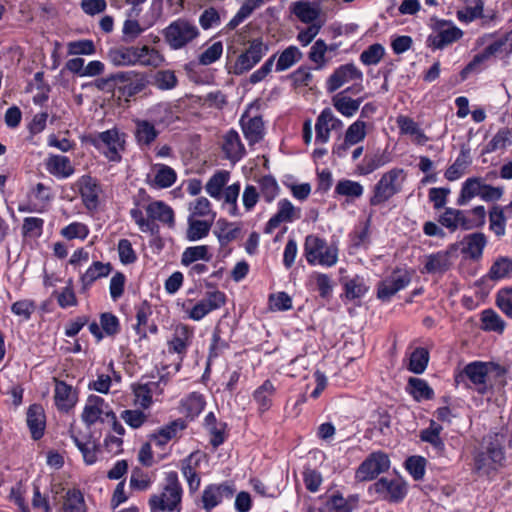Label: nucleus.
<instances>
[{"instance_id":"obj_60","label":"nucleus","mask_w":512,"mask_h":512,"mask_svg":"<svg viewBox=\"0 0 512 512\" xmlns=\"http://www.w3.org/2000/svg\"><path fill=\"white\" fill-rule=\"evenodd\" d=\"M260 194L267 203L272 202L279 192L276 179L271 175H265L259 179Z\"/></svg>"},{"instance_id":"obj_16","label":"nucleus","mask_w":512,"mask_h":512,"mask_svg":"<svg viewBox=\"0 0 512 512\" xmlns=\"http://www.w3.org/2000/svg\"><path fill=\"white\" fill-rule=\"evenodd\" d=\"M411 282L408 272H394L391 276L379 282L377 297L382 301H389L397 292L404 289Z\"/></svg>"},{"instance_id":"obj_48","label":"nucleus","mask_w":512,"mask_h":512,"mask_svg":"<svg viewBox=\"0 0 512 512\" xmlns=\"http://www.w3.org/2000/svg\"><path fill=\"white\" fill-rule=\"evenodd\" d=\"M230 177V173L226 170H219L215 174H213L208 182L206 183L205 189L206 192L217 200H220L222 197V190L224 186L227 184Z\"/></svg>"},{"instance_id":"obj_20","label":"nucleus","mask_w":512,"mask_h":512,"mask_svg":"<svg viewBox=\"0 0 512 512\" xmlns=\"http://www.w3.org/2000/svg\"><path fill=\"white\" fill-rule=\"evenodd\" d=\"M26 423L33 440H40L44 436L46 416L42 405L32 404L28 407L26 412Z\"/></svg>"},{"instance_id":"obj_4","label":"nucleus","mask_w":512,"mask_h":512,"mask_svg":"<svg viewBox=\"0 0 512 512\" xmlns=\"http://www.w3.org/2000/svg\"><path fill=\"white\" fill-rule=\"evenodd\" d=\"M404 178V170L400 168H393L385 172L374 185L369 204L379 206L389 201L402 190Z\"/></svg>"},{"instance_id":"obj_50","label":"nucleus","mask_w":512,"mask_h":512,"mask_svg":"<svg viewBox=\"0 0 512 512\" xmlns=\"http://www.w3.org/2000/svg\"><path fill=\"white\" fill-rule=\"evenodd\" d=\"M368 291V286L362 277L356 275L344 283V296L353 301L362 298Z\"/></svg>"},{"instance_id":"obj_56","label":"nucleus","mask_w":512,"mask_h":512,"mask_svg":"<svg viewBox=\"0 0 512 512\" xmlns=\"http://www.w3.org/2000/svg\"><path fill=\"white\" fill-rule=\"evenodd\" d=\"M327 51L328 45L323 39H317L311 46L308 58L311 62L316 64L315 68L317 70H321L326 66L327 59L325 58V54Z\"/></svg>"},{"instance_id":"obj_11","label":"nucleus","mask_w":512,"mask_h":512,"mask_svg":"<svg viewBox=\"0 0 512 512\" xmlns=\"http://www.w3.org/2000/svg\"><path fill=\"white\" fill-rule=\"evenodd\" d=\"M459 249L458 243L450 244L446 250L432 253L426 257L425 272L429 274H444L452 266V258Z\"/></svg>"},{"instance_id":"obj_43","label":"nucleus","mask_w":512,"mask_h":512,"mask_svg":"<svg viewBox=\"0 0 512 512\" xmlns=\"http://www.w3.org/2000/svg\"><path fill=\"white\" fill-rule=\"evenodd\" d=\"M212 223L211 220H198L189 216L186 239L194 242L205 238L211 230Z\"/></svg>"},{"instance_id":"obj_12","label":"nucleus","mask_w":512,"mask_h":512,"mask_svg":"<svg viewBox=\"0 0 512 512\" xmlns=\"http://www.w3.org/2000/svg\"><path fill=\"white\" fill-rule=\"evenodd\" d=\"M363 73L354 63H347L337 67L326 80V90L333 93L351 80H362Z\"/></svg>"},{"instance_id":"obj_47","label":"nucleus","mask_w":512,"mask_h":512,"mask_svg":"<svg viewBox=\"0 0 512 512\" xmlns=\"http://www.w3.org/2000/svg\"><path fill=\"white\" fill-rule=\"evenodd\" d=\"M302 57L303 53L301 50L297 46L290 45L280 53L275 65V70L277 72L288 70L299 62Z\"/></svg>"},{"instance_id":"obj_59","label":"nucleus","mask_w":512,"mask_h":512,"mask_svg":"<svg viewBox=\"0 0 512 512\" xmlns=\"http://www.w3.org/2000/svg\"><path fill=\"white\" fill-rule=\"evenodd\" d=\"M387 163L384 155L375 154L373 156H365L362 163L357 166L359 175H369Z\"/></svg>"},{"instance_id":"obj_39","label":"nucleus","mask_w":512,"mask_h":512,"mask_svg":"<svg viewBox=\"0 0 512 512\" xmlns=\"http://www.w3.org/2000/svg\"><path fill=\"white\" fill-rule=\"evenodd\" d=\"M205 397L199 392H192L181 400L182 412L187 418L195 419L204 410Z\"/></svg>"},{"instance_id":"obj_17","label":"nucleus","mask_w":512,"mask_h":512,"mask_svg":"<svg viewBox=\"0 0 512 512\" xmlns=\"http://www.w3.org/2000/svg\"><path fill=\"white\" fill-rule=\"evenodd\" d=\"M278 210L266 223L264 227L265 234H271L283 222H292L300 218L301 210L295 208L288 199H281L278 204Z\"/></svg>"},{"instance_id":"obj_54","label":"nucleus","mask_w":512,"mask_h":512,"mask_svg":"<svg viewBox=\"0 0 512 512\" xmlns=\"http://www.w3.org/2000/svg\"><path fill=\"white\" fill-rule=\"evenodd\" d=\"M486 210L484 206H476L472 210L464 211L463 230L482 227L485 224Z\"/></svg>"},{"instance_id":"obj_33","label":"nucleus","mask_w":512,"mask_h":512,"mask_svg":"<svg viewBox=\"0 0 512 512\" xmlns=\"http://www.w3.org/2000/svg\"><path fill=\"white\" fill-rule=\"evenodd\" d=\"M406 391L416 402L432 400L435 397L433 388L422 378L410 377L407 382Z\"/></svg>"},{"instance_id":"obj_29","label":"nucleus","mask_w":512,"mask_h":512,"mask_svg":"<svg viewBox=\"0 0 512 512\" xmlns=\"http://www.w3.org/2000/svg\"><path fill=\"white\" fill-rule=\"evenodd\" d=\"M244 137L249 145L260 142L264 137V122L261 116H255L245 120V115L240 120Z\"/></svg>"},{"instance_id":"obj_34","label":"nucleus","mask_w":512,"mask_h":512,"mask_svg":"<svg viewBox=\"0 0 512 512\" xmlns=\"http://www.w3.org/2000/svg\"><path fill=\"white\" fill-rule=\"evenodd\" d=\"M156 173L153 179H147V183L154 188H169L177 180V174L173 168L165 164H155Z\"/></svg>"},{"instance_id":"obj_10","label":"nucleus","mask_w":512,"mask_h":512,"mask_svg":"<svg viewBox=\"0 0 512 512\" xmlns=\"http://www.w3.org/2000/svg\"><path fill=\"white\" fill-rule=\"evenodd\" d=\"M390 467V460L383 452L371 453L359 466L356 477L359 480H374Z\"/></svg>"},{"instance_id":"obj_37","label":"nucleus","mask_w":512,"mask_h":512,"mask_svg":"<svg viewBox=\"0 0 512 512\" xmlns=\"http://www.w3.org/2000/svg\"><path fill=\"white\" fill-rule=\"evenodd\" d=\"M364 187L360 182L350 179H340L334 189L335 196L346 197L347 202H353L362 197Z\"/></svg>"},{"instance_id":"obj_2","label":"nucleus","mask_w":512,"mask_h":512,"mask_svg":"<svg viewBox=\"0 0 512 512\" xmlns=\"http://www.w3.org/2000/svg\"><path fill=\"white\" fill-rule=\"evenodd\" d=\"M162 35L171 50H180L197 39L200 31L194 22L178 18L162 30Z\"/></svg>"},{"instance_id":"obj_3","label":"nucleus","mask_w":512,"mask_h":512,"mask_svg":"<svg viewBox=\"0 0 512 512\" xmlns=\"http://www.w3.org/2000/svg\"><path fill=\"white\" fill-rule=\"evenodd\" d=\"M512 32L497 38L489 44L481 53L476 54L473 59L462 69L460 75L465 80L472 72H478L482 69V65L491 56L505 59L512 52V40L509 38Z\"/></svg>"},{"instance_id":"obj_58","label":"nucleus","mask_w":512,"mask_h":512,"mask_svg":"<svg viewBox=\"0 0 512 512\" xmlns=\"http://www.w3.org/2000/svg\"><path fill=\"white\" fill-rule=\"evenodd\" d=\"M146 86V81L143 75L136 73L135 77H133L129 82L125 85L118 86L119 93L126 97L128 101L129 98L135 96L140 93Z\"/></svg>"},{"instance_id":"obj_14","label":"nucleus","mask_w":512,"mask_h":512,"mask_svg":"<svg viewBox=\"0 0 512 512\" xmlns=\"http://www.w3.org/2000/svg\"><path fill=\"white\" fill-rule=\"evenodd\" d=\"M358 502L357 494L344 497L340 491H334L324 498V505L319 507L318 512H352L357 508Z\"/></svg>"},{"instance_id":"obj_5","label":"nucleus","mask_w":512,"mask_h":512,"mask_svg":"<svg viewBox=\"0 0 512 512\" xmlns=\"http://www.w3.org/2000/svg\"><path fill=\"white\" fill-rule=\"evenodd\" d=\"M125 136V133L119 132L117 128H112L90 135L88 141L97 150L102 151L109 161L120 162L122 158L120 152L124 150Z\"/></svg>"},{"instance_id":"obj_64","label":"nucleus","mask_w":512,"mask_h":512,"mask_svg":"<svg viewBox=\"0 0 512 512\" xmlns=\"http://www.w3.org/2000/svg\"><path fill=\"white\" fill-rule=\"evenodd\" d=\"M64 512H85L86 505L84 497L79 490L68 491L67 497L63 504Z\"/></svg>"},{"instance_id":"obj_35","label":"nucleus","mask_w":512,"mask_h":512,"mask_svg":"<svg viewBox=\"0 0 512 512\" xmlns=\"http://www.w3.org/2000/svg\"><path fill=\"white\" fill-rule=\"evenodd\" d=\"M113 270L111 263L95 261L80 277L82 290H87L97 279L108 276Z\"/></svg>"},{"instance_id":"obj_19","label":"nucleus","mask_w":512,"mask_h":512,"mask_svg":"<svg viewBox=\"0 0 512 512\" xmlns=\"http://www.w3.org/2000/svg\"><path fill=\"white\" fill-rule=\"evenodd\" d=\"M78 185L84 206L88 210L96 209L99 205V194L101 192L98 181L89 175H84L78 180Z\"/></svg>"},{"instance_id":"obj_23","label":"nucleus","mask_w":512,"mask_h":512,"mask_svg":"<svg viewBox=\"0 0 512 512\" xmlns=\"http://www.w3.org/2000/svg\"><path fill=\"white\" fill-rule=\"evenodd\" d=\"M222 150L226 158L232 162L241 160L246 154L240 135L235 129L228 130L224 135Z\"/></svg>"},{"instance_id":"obj_62","label":"nucleus","mask_w":512,"mask_h":512,"mask_svg":"<svg viewBox=\"0 0 512 512\" xmlns=\"http://www.w3.org/2000/svg\"><path fill=\"white\" fill-rule=\"evenodd\" d=\"M385 55V48L380 43L370 45L360 54V61L367 66L378 64Z\"/></svg>"},{"instance_id":"obj_55","label":"nucleus","mask_w":512,"mask_h":512,"mask_svg":"<svg viewBox=\"0 0 512 512\" xmlns=\"http://www.w3.org/2000/svg\"><path fill=\"white\" fill-rule=\"evenodd\" d=\"M429 362V352L423 347L416 348L410 356L408 369L415 374H422Z\"/></svg>"},{"instance_id":"obj_21","label":"nucleus","mask_w":512,"mask_h":512,"mask_svg":"<svg viewBox=\"0 0 512 512\" xmlns=\"http://www.w3.org/2000/svg\"><path fill=\"white\" fill-rule=\"evenodd\" d=\"M504 452L502 447L497 443H490L486 451L477 454L475 465L477 470L496 469L497 465H501L504 460Z\"/></svg>"},{"instance_id":"obj_52","label":"nucleus","mask_w":512,"mask_h":512,"mask_svg":"<svg viewBox=\"0 0 512 512\" xmlns=\"http://www.w3.org/2000/svg\"><path fill=\"white\" fill-rule=\"evenodd\" d=\"M481 328L484 331L502 333L505 328V322L494 310L486 309L481 313Z\"/></svg>"},{"instance_id":"obj_31","label":"nucleus","mask_w":512,"mask_h":512,"mask_svg":"<svg viewBox=\"0 0 512 512\" xmlns=\"http://www.w3.org/2000/svg\"><path fill=\"white\" fill-rule=\"evenodd\" d=\"M159 131L155 125L148 120H135V139L137 144L143 148H149L157 139Z\"/></svg>"},{"instance_id":"obj_53","label":"nucleus","mask_w":512,"mask_h":512,"mask_svg":"<svg viewBox=\"0 0 512 512\" xmlns=\"http://www.w3.org/2000/svg\"><path fill=\"white\" fill-rule=\"evenodd\" d=\"M232 223L228 222L226 219H219L216 222V227L214 229V234L218 238V241L221 246L228 244L229 242L236 239L239 229L231 228Z\"/></svg>"},{"instance_id":"obj_44","label":"nucleus","mask_w":512,"mask_h":512,"mask_svg":"<svg viewBox=\"0 0 512 512\" xmlns=\"http://www.w3.org/2000/svg\"><path fill=\"white\" fill-rule=\"evenodd\" d=\"M211 259L212 254L209 252L207 245L190 246L181 255V265L189 267L199 260L208 262Z\"/></svg>"},{"instance_id":"obj_25","label":"nucleus","mask_w":512,"mask_h":512,"mask_svg":"<svg viewBox=\"0 0 512 512\" xmlns=\"http://www.w3.org/2000/svg\"><path fill=\"white\" fill-rule=\"evenodd\" d=\"M144 208L148 216V220H151L152 223H155V221H159L160 223L165 224L169 227L174 226V211L165 202L152 201Z\"/></svg>"},{"instance_id":"obj_30","label":"nucleus","mask_w":512,"mask_h":512,"mask_svg":"<svg viewBox=\"0 0 512 512\" xmlns=\"http://www.w3.org/2000/svg\"><path fill=\"white\" fill-rule=\"evenodd\" d=\"M232 494L233 489L228 485L210 484L206 487V489L203 492V507L207 511H210L212 508L216 507L219 503H221L223 496L229 497Z\"/></svg>"},{"instance_id":"obj_51","label":"nucleus","mask_w":512,"mask_h":512,"mask_svg":"<svg viewBox=\"0 0 512 512\" xmlns=\"http://www.w3.org/2000/svg\"><path fill=\"white\" fill-rule=\"evenodd\" d=\"M151 315V305L147 301H143L141 304L136 306L137 323L134 326V330L141 339L147 337V330L145 327L148 325V319Z\"/></svg>"},{"instance_id":"obj_42","label":"nucleus","mask_w":512,"mask_h":512,"mask_svg":"<svg viewBox=\"0 0 512 512\" xmlns=\"http://www.w3.org/2000/svg\"><path fill=\"white\" fill-rule=\"evenodd\" d=\"M48 171L58 178H68L74 173V167L67 156L55 155L47 162Z\"/></svg>"},{"instance_id":"obj_61","label":"nucleus","mask_w":512,"mask_h":512,"mask_svg":"<svg viewBox=\"0 0 512 512\" xmlns=\"http://www.w3.org/2000/svg\"><path fill=\"white\" fill-rule=\"evenodd\" d=\"M139 49H143L144 51H138L139 60L138 63L143 66H151V67H159L164 62V57L161 53L155 49L150 48L149 46L139 47Z\"/></svg>"},{"instance_id":"obj_22","label":"nucleus","mask_w":512,"mask_h":512,"mask_svg":"<svg viewBox=\"0 0 512 512\" xmlns=\"http://www.w3.org/2000/svg\"><path fill=\"white\" fill-rule=\"evenodd\" d=\"M112 411L109 409L108 404L105 403L104 399L100 396L90 395L87 399V403L82 412V420L88 426L95 424L98 420L104 421L102 415L105 416V412Z\"/></svg>"},{"instance_id":"obj_26","label":"nucleus","mask_w":512,"mask_h":512,"mask_svg":"<svg viewBox=\"0 0 512 512\" xmlns=\"http://www.w3.org/2000/svg\"><path fill=\"white\" fill-rule=\"evenodd\" d=\"M460 244L462 254L472 260H478L482 257L487 239L483 233L477 232L466 235Z\"/></svg>"},{"instance_id":"obj_24","label":"nucleus","mask_w":512,"mask_h":512,"mask_svg":"<svg viewBox=\"0 0 512 512\" xmlns=\"http://www.w3.org/2000/svg\"><path fill=\"white\" fill-rule=\"evenodd\" d=\"M290 11L304 24H316L315 21L321 14L319 4L309 0H298L291 4Z\"/></svg>"},{"instance_id":"obj_57","label":"nucleus","mask_w":512,"mask_h":512,"mask_svg":"<svg viewBox=\"0 0 512 512\" xmlns=\"http://www.w3.org/2000/svg\"><path fill=\"white\" fill-rule=\"evenodd\" d=\"M155 385L153 382L133 385V393L135 396V404L142 408H148L152 403V387Z\"/></svg>"},{"instance_id":"obj_28","label":"nucleus","mask_w":512,"mask_h":512,"mask_svg":"<svg viewBox=\"0 0 512 512\" xmlns=\"http://www.w3.org/2000/svg\"><path fill=\"white\" fill-rule=\"evenodd\" d=\"M204 428L210 434V444L217 448L222 445L227 438V424L218 421L213 412H209L204 418Z\"/></svg>"},{"instance_id":"obj_27","label":"nucleus","mask_w":512,"mask_h":512,"mask_svg":"<svg viewBox=\"0 0 512 512\" xmlns=\"http://www.w3.org/2000/svg\"><path fill=\"white\" fill-rule=\"evenodd\" d=\"M275 394L276 387L269 379L254 390L252 398L257 404V410L260 414L267 412L272 407Z\"/></svg>"},{"instance_id":"obj_41","label":"nucleus","mask_w":512,"mask_h":512,"mask_svg":"<svg viewBox=\"0 0 512 512\" xmlns=\"http://www.w3.org/2000/svg\"><path fill=\"white\" fill-rule=\"evenodd\" d=\"M470 149L462 147L461 151L452 165L445 171V178L448 181H455L459 179L465 172V169L470 165Z\"/></svg>"},{"instance_id":"obj_49","label":"nucleus","mask_w":512,"mask_h":512,"mask_svg":"<svg viewBox=\"0 0 512 512\" xmlns=\"http://www.w3.org/2000/svg\"><path fill=\"white\" fill-rule=\"evenodd\" d=\"M263 4L264 0H246L233 18L228 22L227 28L229 30H234L245 19H247L255 9L259 8Z\"/></svg>"},{"instance_id":"obj_38","label":"nucleus","mask_w":512,"mask_h":512,"mask_svg":"<svg viewBox=\"0 0 512 512\" xmlns=\"http://www.w3.org/2000/svg\"><path fill=\"white\" fill-rule=\"evenodd\" d=\"M483 180L484 179L481 177L467 178L462 183V187L457 198L456 204L458 206H463L468 204L476 196L480 197Z\"/></svg>"},{"instance_id":"obj_7","label":"nucleus","mask_w":512,"mask_h":512,"mask_svg":"<svg viewBox=\"0 0 512 512\" xmlns=\"http://www.w3.org/2000/svg\"><path fill=\"white\" fill-rule=\"evenodd\" d=\"M179 482H168L158 494L151 495L149 506L152 512H172L178 509L182 499Z\"/></svg>"},{"instance_id":"obj_9","label":"nucleus","mask_w":512,"mask_h":512,"mask_svg":"<svg viewBox=\"0 0 512 512\" xmlns=\"http://www.w3.org/2000/svg\"><path fill=\"white\" fill-rule=\"evenodd\" d=\"M431 20L435 21L434 29L437 31V34L430 35L428 37V42L434 49H443L462 37V30L454 26L451 21L434 18Z\"/></svg>"},{"instance_id":"obj_45","label":"nucleus","mask_w":512,"mask_h":512,"mask_svg":"<svg viewBox=\"0 0 512 512\" xmlns=\"http://www.w3.org/2000/svg\"><path fill=\"white\" fill-rule=\"evenodd\" d=\"M397 125L402 134H407L415 137V141L419 145H424L428 141V137L419 125L410 117L399 116L397 118Z\"/></svg>"},{"instance_id":"obj_8","label":"nucleus","mask_w":512,"mask_h":512,"mask_svg":"<svg viewBox=\"0 0 512 512\" xmlns=\"http://www.w3.org/2000/svg\"><path fill=\"white\" fill-rule=\"evenodd\" d=\"M268 50V45L261 38L252 39L249 41L248 48L237 57L233 66V73L242 75L248 72L261 61Z\"/></svg>"},{"instance_id":"obj_1","label":"nucleus","mask_w":512,"mask_h":512,"mask_svg":"<svg viewBox=\"0 0 512 512\" xmlns=\"http://www.w3.org/2000/svg\"><path fill=\"white\" fill-rule=\"evenodd\" d=\"M506 372L498 364L474 361L467 364L455 380L459 382L460 379L467 378L479 393L484 394L489 386L503 387L506 384Z\"/></svg>"},{"instance_id":"obj_18","label":"nucleus","mask_w":512,"mask_h":512,"mask_svg":"<svg viewBox=\"0 0 512 512\" xmlns=\"http://www.w3.org/2000/svg\"><path fill=\"white\" fill-rule=\"evenodd\" d=\"M369 490H374L379 499L391 503L401 502L407 494L406 482H374Z\"/></svg>"},{"instance_id":"obj_13","label":"nucleus","mask_w":512,"mask_h":512,"mask_svg":"<svg viewBox=\"0 0 512 512\" xmlns=\"http://www.w3.org/2000/svg\"><path fill=\"white\" fill-rule=\"evenodd\" d=\"M186 425L183 420L177 419L169 424L159 428L156 432L148 436V441L152 446L159 449L162 454L159 453L160 458L166 454V447L168 443L176 437L177 433L185 429Z\"/></svg>"},{"instance_id":"obj_63","label":"nucleus","mask_w":512,"mask_h":512,"mask_svg":"<svg viewBox=\"0 0 512 512\" xmlns=\"http://www.w3.org/2000/svg\"><path fill=\"white\" fill-rule=\"evenodd\" d=\"M60 234L67 240L81 239L85 240L89 235V228L81 222H72L61 229Z\"/></svg>"},{"instance_id":"obj_32","label":"nucleus","mask_w":512,"mask_h":512,"mask_svg":"<svg viewBox=\"0 0 512 512\" xmlns=\"http://www.w3.org/2000/svg\"><path fill=\"white\" fill-rule=\"evenodd\" d=\"M138 51L144 50L134 46L114 48L110 49L109 58L116 66L135 65L139 60Z\"/></svg>"},{"instance_id":"obj_40","label":"nucleus","mask_w":512,"mask_h":512,"mask_svg":"<svg viewBox=\"0 0 512 512\" xmlns=\"http://www.w3.org/2000/svg\"><path fill=\"white\" fill-rule=\"evenodd\" d=\"M362 102V98L353 99L344 92H339L332 97L334 108L344 117H352L358 111Z\"/></svg>"},{"instance_id":"obj_6","label":"nucleus","mask_w":512,"mask_h":512,"mask_svg":"<svg viewBox=\"0 0 512 512\" xmlns=\"http://www.w3.org/2000/svg\"><path fill=\"white\" fill-rule=\"evenodd\" d=\"M304 252L307 262L311 265L318 263L322 266L331 267L338 260L337 247L328 245L324 239L316 235H308L306 237Z\"/></svg>"},{"instance_id":"obj_36","label":"nucleus","mask_w":512,"mask_h":512,"mask_svg":"<svg viewBox=\"0 0 512 512\" xmlns=\"http://www.w3.org/2000/svg\"><path fill=\"white\" fill-rule=\"evenodd\" d=\"M54 399L57 408L65 412L70 410L76 403L72 387L64 381H56Z\"/></svg>"},{"instance_id":"obj_46","label":"nucleus","mask_w":512,"mask_h":512,"mask_svg":"<svg viewBox=\"0 0 512 512\" xmlns=\"http://www.w3.org/2000/svg\"><path fill=\"white\" fill-rule=\"evenodd\" d=\"M464 211L447 207L439 216L438 222L441 226L447 228L450 232H455L458 228L463 229Z\"/></svg>"},{"instance_id":"obj_15","label":"nucleus","mask_w":512,"mask_h":512,"mask_svg":"<svg viewBox=\"0 0 512 512\" xmlns=\"http://www.w3.org/2000/svg\"><path fill=\"white\" fill-rule=\"evenodd\" d=\"M193 330L185 324H179L175 327L172 337L167 342L168 352L178 355L182 362L185 358L188 348L193 340Z\"/></svg>"}]
</instances>
